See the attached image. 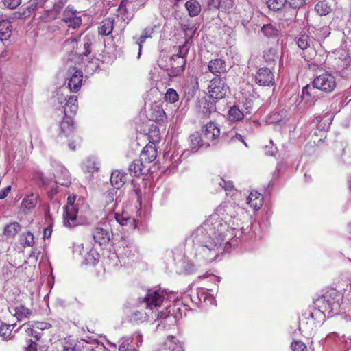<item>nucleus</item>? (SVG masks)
Returning a JSON list of instances; mask_svg holds the SVG:
<instances>
[{"label":"nucleus","mask_w":351,"mask_h":351,"mask_svg":"<svg viewBox=\"0 0 351 351\" xmlns=\"http://www.w3.org/2000/svg\"><path fill=\"white\" fill-rule=\"evenodd\" d=\"M291 348L292 351H306L307 350L306 346L300 341H294L291 345Z\"/></svg>","instance_id":"09e8293b"},{"label":"nucleus","mask_w":351,"mask_h":351,"mask_svg":"<svg viewBox=\"0 0 351 351\" xmlns=\"http://www.w3.org/2000/svg\"><path fill=\"white\" fill-rule=\"evenodd\" d=\"M21 244L24 247H32L34 245V237L30 232H26L21 238Z\"/></svg>","instance_id":"4c0bfd02"},{"label":"nucleus","mask_w":351,"mask_h":351,"mask_svg":"<svg viewBox=\"0 0 351 351\" xmlns=\"http://www.w3.org/2000/svg\"><path fill=\"white\" fill-rule=\"evenodd\" d=\"M263 58L268 66H271L277 60L278 56L275 49L270 48L264 52Z\"/></svg>","instance_id":"e433bc0d"},{"label":"nucleus","mask_w":351,"mask_h":351,"mask_svg":"<svg viewBox=\"0 0 351 351\" xmlns=\"http://www.w3.org/2000/svg\"><path fill=\"white\" fill-rule=\"evenodd\" d=\"M143 342V337L138 333L135 337H125L121 339L119 351H138L137 349Z\"/></svg>","instance_id":"9d476101"},{"label":"nucleus","mask_w":351,"mask_h":351,"mask_svg":"<svg viewBox=\"0 0 351 351\" xmlns=\"http://www.w3.org/2000/svg\"><path fill=\"white\" fill-rule=\"evenodd\" d=\"M143 161L136 159L129 165L128 170L134 176L139 177L143 174Z\"/></svg>","instance_id":"7c9ffc66"},{"label":"nucleus","mask_w":351,"mask_h":351,"mask_svg":"<svg viewBox=\"0 0 351 351\" xmlns=\"http://www.w3.org/2000/svg\"><path fill=\"white\" fill-rule=\"evenodd\" d=\"M156 28V25L148 26L145 27L139 37L138 41L136 42L138 45V56L141 54L143 45L145 42L147 38H152L153 34L155 32V29Z\"/></svg>","instance_id":"a878e982"},{"label":"nucleus","mask_w":351,"mask_h":351,"mask_svg":"<svg viewBox=\"0 0 351 351\" xmlns=\"http://www.w3.org/2000/svg\"><path fill=\"white\" fill-rule=\"evenodd\" d=\"M164 300V296L160 290H149L143 301L146 304V308L152 312L153 307H160Z\"/></svg>","instance_id":"6e6552de"},{"label":"nucleus","mask_w":351,"mask_h":351,"mask_svg":"<svg viewBox=\"0 0 351 351\" xmlns=\"http://www.w3.org/2000/svg\"><path fill=\"white\" fill-rule=\"evenodd\" d=\"M208 69L210 73L216 76L221 75L226 72V63L221 58L211 60L208 64Z\"/></svg>","instance_id":"4468645a"},{"label":"nucleus","mask_w":351,"mask_h":351,"mask_svg":"<svg viewBox=\"0 0 351 351\" xmlns=\"http://www.w3.org/2000/svg\"><path fill=\"white\" fill-rule=\"evenodd\" d=\"M188 53L189 47L186 43L179 46L178 52L173 54L169 60V67L167 71L170 77H178L183 73L186 66V58Z\"/></svg>","instance_id":"20e7f679"},{"label":"nucleus","mask_w":351,"mask_h":351,"mask_svg":"<svg viewBox=\"0 0 351 351\" xmlns=\"http://www.w3.org/2000/svg\"><path fill=\"white\" fill-rule=\"evenodd\" d=\"M149 140V143L155 144L158 143L160 140V132L157 125L152 124L146 134Z\"/></svg>","instance_id":"2f4dec72"},{"label":"nucleus","mask_w":351,"mask_h":351,"mask_svg":"<svg viewBox=\"0 0 351 351\" xmlns=\"http://www.w3.org/2000/svg\"><path fill=\"white\" fill-rule=\"evenodd\" d=\"M217 1L219 3V6L225 10L232 9L234 5V0H221V1H219L218 0Z\"/></svg>","instance_id":"8fccbe9b"},{"label":"nucleus","mask_w":351,"mask_h":351,"mask_svg":"<svg viewBox=\"0 0 351 351\" xmlns=\"http://www.w3.org/2000/svg\"><path fill=\"white\" fill-rule=\"evenodd\" d=\"M208 90L210 97L220 100L230 93V88L221 77H215L210 81Z\"/></svg>","instance_id":"0eeeda50"},{"label":"nucleus","mask_w":351,"mask_h":351,"mask_svg":"<svg viewBox=\"0 0 351 351\" xmlns=\"http://www.w3.org/2000/svg\"><path fill=\"white\" fill-rule=\"evenodd\" d=\"M169 348L171 349L172 351H183L182 349V346L180 344H176L174 348H171L169 346Z\"/></svg>","instance_id":"338daca9"},{"label":"nucleus","mask_w":351,"mask_h":351,"mask_svg":"<svg viewBox=\"0 0 351 351\" xmlns=\"http://www.w3.org/2000/svg\"><path fill=\"white\" fill-rule=\"evenodd\" d=\"M212 227L206 232H202V241L197 250L202 258L208 261L215 260L219 254L223 243L235 236V229L229 227L226 222L218 218Z\"/></svg>","instance_id":"f257e3e1"},{"label":"nucleus","mask_w":351,"mask_h":351,"mask_svg":"<svg viewBox=\"0 0 351 351\" xmlns=\"http://www.w3.org/2000/svg\"><path fill=\"white\" fill-rule=\"evenodd\" d=\"M345 346L346 348V351H351V339H346Z\"/></svg>","instance_id":"0e129e2a"},{"label":"nucleus","mask_w":351,"mask_h":351,"mask_svg":"<svg viewBox=\"0 0 351 351\" xmlns=\"http://www.w3.org/2000/svg\"><path fill=\"white\" fill-rule=\"evenodd\" d=\"M99 258V254L97 253L95 250H90L87 253V255L85 257L84 261L86 265H96Z\"/></svg>","instance_id":"79ce46f5"},{"label":"nucleus","mask_w":351,"mask_h":351,"mask_svg":"<svg viewBox=\"0 0 351 351\" xmlns=\"http://www.w3.org/2000/svg\"><path fill=\"white\" fill-rule=\"evenodd\" d=\"M62 351H75V347L65 344L63 346Z\"/></svg>","instance_id":"e2e57ef3"},{"label":"nucleus","mask_w":351,"mask_h":351,"mask_svg":"<svg viewBox=\"0 0 351 351\" xmlns=\"http://www.w3.org/2000/svg\"><path fill=\"white\" fill-rule=\"evenodd\" d=\"M38 344L32 339L29 340V344L25 348V351H37Z\"/></svg>","instance_id":"6e6d98bb"},{"label":"nucleus","mask_w":351,"mask_h":351,"mask_svg":"<svg viewBox=\"0 0 351 351\" xmlns=\"http://www.w3.org/2000/svg\"><path fill=\"white\" fill-rule=\"evenodd\" d=\"M167 115L163 109L159 106H155L152 109L149 119L160 124L167 122Z\"/></svg>","instance_id":"5701e85b"},{"label":"nucleus","mask_w":351,"mask_h":351,"mask_svg":"<svg viewBox=\"0 0 351 351\" xmlns=\"http://www.w3.org/2000/svg\"><path fill=\"white\" fill-rule=\"evenodd\" d=\"M62 21L69 27L76 29L82 24V19L77 15V11L70 5L67 6L62 14Z\"/></svg>","instance_id":"1a4fd4ad"},{"label":"nucleus","mask_w":351,"mask_h":351,"mask_svg":"<svg viewBox=\"0 0 351 351\" xmlns=\"http://www.w3.org/2000/svg\"><path fill=\"white\" fill-rule=\"evenodd\" d=\"M21 229V226L18 222H11L4 226L2 237L4 240L12 241Z\"/></svg>","instance_id":"dca6fc26"},{"label":"nucleus","mask_w":351,"mask_h":351,"mask_svg":"<svg viewBox=\"0 0 351 351\" xmlns=\"http://www.w3.org/2000/svg\"><path fill=\"white\" fill-rule=\"evenodd\" d=\"M164 99L170 104H174L179 100V95L173 88H168L165 94Z\"/></svg>","instance_id":"ea45409f"},{"label":"nucleus","mask_w":351,"mask_h":351,"mask_svg":"<svg viewBox=\"0 0 351 351\" xmlns=\"http://www.w3.org/2000/svg\"><path fill=\"white\" fill-rule=\"evenodd\" d=\"M22 327H25V330L28 336L34 337L38 341L41 338L40 334L34 329V326L32 324H30L29 322L21 325L18 328V330L21 328Z\"/></svg>","instance_id":"a19ab883"},{"label":"nucleus","mask_w":351,"mask_h":351,"mask_svg":"<svg viewBox=\"0 0 351 351\" xmlns=\"http://www.w3.org/2000/svg\"><path fill=\"white\" fill-rule=\"evenodd\" d=\"M189 146L192 150L197 151L204 145V141L198 132H195L189 136Z\"/></svg>","instance_id":"c85d7f7f"},{"label":"nucleus","mask_w":351,"mask_h":351,"mask_svg":"<svg viewBox=\"0 0 351 351\" xmlns=\"http://www.w3.org/2000/svg\"><path fill=\"white\" fill-rule=\"evenodd\" d=\"M198 88H199L198 80H197V78L195 77V85L193 86L192 93L191 94V97H193V95H195V93L196 90L198 89Z\"/></svg>","instance_id":"680f3d73"},{"label":"nucleus","mask_w":351,"mask_h":351,"mask_svg":"<svg viewBox=\"0 0 351 351\" xmlns=\"http://www.w3.org/2000/svg\"><path fill=\"white\" fill-rule=\"evenodd\" d=\"M128 180L127 173L120 171L114 170L110 176V182L114 189H121Z\"/></svg>","instance_id":"f3484780"},{"label":"nucleus","mask_w":351,"mask_h":351,"mask_svg":"<svg viewBox=\"0 0 351 351\" xmlns=\"http://www.w3.org/2000/svg\"><path fill=\"white\" fill-rule=\"evenodd\" d=\"M18 322H22L29 319L32 315V311L23 304H20L13 308V313L11 312Z\"/></svg>","instance_id":"412c9836"},{"label":"nucleus","mask_w":351,"mask_h":351,"mask_svg":"<svg viewBox=\"0 0 351 351\" xmlns=\"http://www.w3.org/2000/svg\"><path fill=\"white\" fill-rule=\"evenodd\" d=\"M199 112L203 118H209L216 111L215 103L203 97L198 101Z\"/></svg>","instance_id":"ddd939ff"},{"label":"nucleus","mask_w":351,"mask_h":351,"mask_svg":"<svg viewBox=\"0 0 351 351\" xmlns=\"http://www.w3.org/2000/svg\"><path fill=\"white\" fill-rule=\"evenodd\" d=\"M267 5L270 10L278 11L285 5V0H268Z\"/></svg>","instance_id":"c03bdc74"},{"label":"nucleus","mask_w":351,"mask_h":351,"mask_svg":"<svg viewBox=\"0 0 351 351\" xmlns=\"http://www.w3.org/2000/svg\"><path fill=\"white\" fill-rule=\"evenodd\" d=\"M36 327L42 330L45 329H49L51 327V325L47 322H36Z\"/></svg>","instance_id":"4d7b16f0"},{"label":"nucleus","mask_w":351,"mask_h":351,"mask_svg":"<svg viewBox=\"0 0 351 351\" xmlns=\"http://www.w3.org/2000/svg\"><path fill=\"white\" fill-rule=\"evenodd\" d=\"M311 43L312 40L306 34L301 35L297 40V45L303 50L308 48Z\"/></svg>","instance_id":"a18cd8bd"},{"label":"nucleus","mask_w":351,"mask_h":351,"mask_svg":"<svg viewBox=\"0 0 351 351\" xmlns=\"http://www.w3.org/2000/svg\"><path fill=\"white\" fill-rule=\"evenodd\" d=\"M339 298L340 295L337 291L331 289L318 298L315 304L323 313H337L340 308Z\"/></svg>","instance_id":"39448f33"},{"label":"nucleus","mask_w":351,"mask_h":351,"mask_svg":"<svg viewBox=\"0 0 351 351\" xmlns=\"http://www.w3.org/2000/svg\"><path fill=\"white\" fill-rule=\"evenodd\" d=\"M37 204V195H35L34 194H31L28 196H27L23 200V205L25 208L27 209H32L34 208Z\"/></svg>","instance_id":"37998d69"},{"label":"nucleus","mask_w":351,"mask_h":351,"mask_svg":"<svg viewBox=\"0 0 351 351\" xmlns=\"http://www.w3.org/2000/svg\"><path fill=\"white\" fill-rule=\"evenodd\" d=\"M53 232V223H50L46 228H45L43 232V238L49 239L51 237V233Z\"/></svg>","instance_id":"5fc2aeb1"},{"label":"nucleus","mask_w":351,"mask_h":351,"mask_svg":"<svg viewBox=\"0 0 351 351\" xmlns=\"http://www.w3.org/2000/svg\"><path fill=\"white\" fill-rule=\"evenodd\" d=\"M315 10L320 16H326L332 11L330 5L326 1L318 2L315 6Z\"/></svg>","instance_id":"c9c22d12"},{"label":"nucleus","mask_w":351,"mask_h":351,"mask_svg":"<svg viewBox=\"0 0 351 351\" xmlns=\"http://www.w3.org/2000/svg\"><path fill=\"white\" fill-rule=\"evenodd\" d=\"M92 41L91 39L86 36L84 38V43H83V49L81 51H78L77 49L74 52L76 56H78L79 57L82 56H88L89 54H90L92 50H91V46H92Z\"/></svg>","instance_id":"f704fd0d"},{"label":"nucleus","mask_w":351,"mask_h":351,"mask_svg":"<svg viewBox=\"0 0 351 351\" xmlns=\"http://www.w3.org/2000/svg\"><path fill=\"white\" fill-rule=\"evenodd\" d=\"M263 195L257 191H252L247 198L250 206L255 210H259L263 204Z\"/></svg>","instance_id":"a211bd4d"},{"label":"nucleus","mask_w":351,"mask_h":351,"mask_svg":"<svg viewBox=\"0 0 351 351\" xmlns=\"http://www.w3.org/2000/svg\"><path fill=\"white\" fill-rule=\"evenodd\" d=\"M56 182L60 185L68 186L71 184L70 176H67V178H64L62 180H61L60 178H58Z\"/></svg>","instance_id":"13d9d810"},{"label":"nucleus","mask_w":351,"mask_h":351,"mask_svg":"<svg viewBox=\"0 0 351 351\" xmlns=\"http://www.w3.org/2000/svg\"><path fill=\"white\" fill-rule=\"evenodd\" d=\"M51 137L57 142L66 139L69 147L73 151L80 147L82 141V138L77 134L73 119L71 117L64 116L62 120L59 121L56 134H52Z\"/></svg>","instance_id":"7ed1b4c3"},{"label":"nucleus","mask_w":351,"mask_h":351,"mask_svg":"<svg viewBox=\"0 0 351 351\" xmlns=\"http://www.w3.org/2000/svg\"><path fill=\"white\" fill-rule=\"evenodd\" d=\"M254 106L253 101L250 99H245L243 102V107L245 110V114L251 113Z\"/></svg>","instance_id":"603ef678"},{"label":"nucleus","mask_w":351,"mask_h":351,"mask_svg":"<svg viewBox=\"0 0 351 351\" xmlns=\"http://www.w3.org/2000/svg\"><path fill=\"white\" fill-rule=\"evenodd\" d=\"M185 8L190 16H197L202 10L201 5L197 0H189L185 3Z\"/></svg>","instance_id":"c756f323"},{"label":"nucleus","mask_w":351,"mask_h":351,"mask_svg":"<svg viewBox=\"0 0 351 351\" xmlns=\"http://www.w3.org/2000/svg\"><path fill=\"white\" fill-rule=\"evenodd\" d=\"M204 134L207 140L213 141L219 137L220 128L215 123L210 121L204 125Z\"/></svg>","instance_id":"6ab92c4d"},{"label":"nucleus","mask_w":351,"mask_h":351,"mask_svg":"<svg viewBox=\"0 0 351 351\" xmlns=\"http://www.w3.org/2000/svg\"><path fill=\"white\" fill-rule=\"evenodd\" d=\"M76 195H71L67 197V204L63 213L64 224L68 227L77 225V215L78 213L77 204H75Z\"/></svg>","instance_id":"423d86ee"},{"label":"nucleus","mask_w":351,"mask_h":351,"mask_svg":"<svg viewBox=\"0 0 351 351\" xmlns=\"http://www.w3.org/2000/svg\"><path fill=\"white\" fill-rule=\"evenodd\" d=\"M114 26V20L111 18L104 19L100 23V25L98 28L99 34L102 36H108L110 35L113 29Z\"/></svg>","instance_id":"b1692460"},{"label":"nucleus","mask_w":351,"mask_h":351,"mask_svg":"<svg viewBox=\"0 0 351 351\" xmlns=\"http://www.w3.org/2000/svg\"><path fill=\"white\" fill-rule=\"evenodd\" d=\"M261 31L265 36L268 37L276 36L277 35L278 32V30L274 29L271 25H264L262 27Z\"/></svg>","instance_id":"de8ad7c7"},{"label":"nucleus","mask_w":351,"mask_h":351,"mask_svg":"<svg viewBox=\"0 0 351 351\" xmlns=\"http://www.w3.org/2000/svg\"><path fill=\"white\" fill-rule=\"evenodd\" d=\"M321 126H322L321 125L319 126L318 130H319V132L321 133V134H320L321 137H323V136H325V128H324V127H323L322 128H320Z\"/></svg>","instance_id":"774afa93"},{"label":"nucleus","mask_w":351,"mask_h":351,"mask_svg":"<svg viewBox=\"0 0 351 351\" xmlns=\"http://www.w3.org/2000/svg\"><path fill=\"white\" fill-rule=\"evenodd\" d=\"M157 156V149L154 143H149L145 145L140 155V159L144 162L150 163L153 162Z\"/></svg>","instance_id":"2eb2a0df"},{"label":"nucleus","mask_w":351,"mask_h":351,"mask_svg":"<svg viewBox=\"0 0 351 351\" xmlns=\"http://www.w3.org/2000/svg\"><path fill=\"white\" fill-rule=\"evenodd\" d=\"M47 0H31V3L27 8V11H24L23 15L29 16L30 14L38 8L43 7Z\"/></svg>","instance_id":"58836bf2"},{"label":"nucleus","mask_w":351,"mask_h":351,"mask_svg":"<svg viewBox=\"0 0 351 351\" xmlns=\"http://www.w3.org/2000/svg\"><path fill=\"white\" fill-rule=\"evenodd\" d=\"M305 3V0H287V3L289 4V6L294 10L299 9Z\"/></svg>","instance_id":"3c124183"},{"label":"nucleus","mask_w":351,"mask_h":351,"mask_svg":"<svg viewBox=\"0 0 351 351\" xmlns=\"http://www.w3.org/2000/svg\"><path fill=\"white\" fill-rule=\"evenodd\" d=\"M167 318H171V316L167 315L165 312L161 311L156 315V319H165Z\"/></svg>","instance_id":"052dcab7"},{"label":"nucleus","mask_w":351,"mask_h":351,"mask_svg":"<svg viewBox=\"0 0 351 351\" xmlns=\"http://www.w3.org/2000/svg\"><path fill=\"white\" fill-rule=\"evenodd\" d=\"M219 185L222 186L225 191H231L234 189V185L232 182L230 181H225L224 180L221 179V182H219Z\"/></svg>","instance_id":"864d4df0"},{"label":"nucleus","mask_w":351,"mask_h":351,"mask_svg":"<svg viewBox=\"0 0 351 351\" xmlns=\"http://www.w3.org/2000/svg\"><path fill=\"white\" fill-rule=\"evenodd\" d=\"M114 216L117 221L121 226H128L131 229L136 228V223L135 219L129 217L127 213H122V214H119L116 213Z\"/></svg>","instance_id":"bb28decb"},{"label":"nucleus","mask_w":351,"mask_h":351,"mask_svg":"<svg viewBox=\"0 0 351 351\" xmlns=\"http://www.w3.org/2000/svg\"><path fill=\"white\" fill-rule=\"evenodd\" d=\"M78 109L77 98L76 96H70L66 102L64 114V117L75 115Z\"/></svg>","instance_id":"4be33fe9"},{"label":"nucleus","mask_w":351,"mask_h":351,"mask_svg":"<svg viewBox=\"0 0 351 351\" xmlns=\"http://www.w3.org/2000/svg\"><path fill=\"white\" fill-rule=\"evenodd\" d=\"M10 191V186L4 188L0 191V199H3L8 196V193Z\"/></svg>","instance_id":"bf43d9fd"},{"label":"nucleus","mask_w":351,"mask_h":351,"mask_svg":"<svg viewBox=\"0 0 351 351\" xmlns=\"http://www.w3.org/2000/svg\"><path fill=\"white\" fill-rule=\"evenodd\" d=\"M149 310V312H145L143 309L136 310L131 315V320L135 322H144L149 319V313H152Z\"/></svg>","instance_id":"473e14b6"},{"label":"nucleus","mask_w":351,"mask_h":351,"mask_svg":"<svg viewBox=\"0 0 351 351\" xmlns=\"http://www.w3.org/2000/svg\"><path fill=\"white\" fill-rule=\"evenodd\" d=\"M12 25L8 21H0V40H8L12 34Z\"/></svg>","instance_id":"cd10ccee"},{"label":"nucleus","mask_w":351,"mask_h":351,"mask_svg":"<svg viewBox=\"0 0 351 351\" xmlns=\"http://www.w3.org/2000/svg\"><path fill=\"white\" fill-rule=\"evenodd\" d=\"M228 118L231 121H239L244 118V112L237 106L230 107L228 111Z\"/></svg>","instance_id":"72a5a7b5"},{"label":"nucleus","mask_w":351,"mask_h":351,"mask_svg":"<svg viewBox=\"0 0 351 351\" xmlns=\"http://www.w3.org/2000/svg\"><path fill=\"white\" fill-rule=\"evenodd\" d=\"M16 326V323L12 324H1L0 325V337L5 341L13 339L15 337L13 330Z\"/></svg>","instance_id":"393cba45"},{"label":"nucleus","mask_w":351,"mask_h":351,"mask_svg":"<svg viewBox=\"0 0 351 351\" xmlns=\"http://www.w3.org/2000/svg\"><path fill=\"white\" fill-rule=\"evenodd\" d=\"M1 3L5 8L14 10L21 3V0H1Z\"/></svg>","instance_id":"49530a36"},{"label":"nucleus","mask_w":351,"mask_h":351,"mask_svg":"<svg viewBox=\"0 0 351 351\" xmlns=\"http://www.w3.org/2000/svg\"><path fill=\"white\" fill-rule=\"evenodd\" d=\"M93 239L99 245H106L110 241V233L108 230L102 227L97 226L91 230Z\"/></svg>","instance_id":"f8f14e48"},{"label":"nucleus","mask_w":351,"mask_h":351,"mask_svg":"<svg viewBox=\"0 0 351 351\" xmlns=\"http://www.w3.org/2000/svg\"><path fill=\"white\" fill-rule=\"evenodd\" d=\"M280 114L278 113H274L273 116L274 117L273 120L271 121L272 123H279L282 121V119H279L278 117Z\"/></svg>","instance_id":"69168bd1"},{"label":"nucleus","mask_w":351,"mask_h":351,"mask_svg":"<svg viewBox=\"0 0 351 351\" xmlns=\"http://www.w3.org/2000/svg\"><path fill=\"white\" fill-rule=\"evenodd\" d=\"M255 81L261 86H269L274 82V75L269 68L263 67L257 71Z\"/></svg>","instance_id":"9b49d317"},{"label":"nucleus","mask_w":351,"mask_h":351,"mask_svg":"<svg viewBox=\"0 0 351 351\" xmlns=\"http://www.w3.org/2000/svg\"><path fill=\"white\" fill-rule=\"evenodd\" d=\"M336 87V77L331 73H324L313 79L312 85L307 84L302 88L301 98L308 102L315 97L316 89L325 93H330Z\"/></svg>","instance_id":"f03ea898"},{"label":"nucleus","mask_w":351,"mask_h":351,"mask_svg":"<svg viewBox=\"0 0 351 351\" xmlns=\"http://www.w3.org/2000/svg\"><path fill=\"white\" fill-rule=\"evenodd\" d=\"M83 78V73L80 70L75 71L70 77L68 85L70 90L77 93L80 90Z\"/></svg>","instance_id":"aec40b11"}]
</instances>
